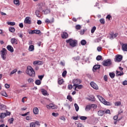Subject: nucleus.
<instances>
[{"mask_svg": "<svg viewBox=\"0 0 127 127\" xmlns=\"http://www.w3.org/2000/svg\"><path fill=\"white\" fill-rule=\"evenodd\" d=\"M26 73L30 77H35V71L34 69L31 66H29L27 68V70H26Z\"/></svg>", "mask_w": 127, "mask_h": 127, "instance_id": "f257e3e1", "label": "nucleus"}, {"mask_svg": "<svg viewBox=\"0 0 127 127\" xmlns=\"http://www.w3.org/2000/svg\"><path fill=\"white\" fill-rule=\"evenodd\" d=\"M66 43L69 44V46L71 47H76L77 44H78V41L76 40H73V39H69L66 40Z\"/></svg>", "mask_w": 127, "mask_h": 127, "instance_id": "f03ea898", "label": "nucleus"}, {"mask_svg": "<svg viewBox=\"0 0 127 127\" xmlns=\"http://www.w3.org/2000/svg\"><path fill=\"white\" fill-rule=\"evenodd\" d=\"M97 97L102 104H104V105H105L106 106H112V103L106 101L103 97L100 95H97Z\"/></svg>", "mask_w": 127, "mask_h": 127, "instance_id": "7ed1b4c3", "label": "nucleus"}, {"mask_svg": "<svg viewBox=\"0 0 127 127\" xmlns=\"http://www.w3.org/2000/svg\"><path fill=\"white\" fill-rule=\"evenodd\" d=\"M1 52V57L3 60H5L6 59V54H7V51L5 48H2Z\"/></svg>", "mask_w": 127, "mask_h": 127, "instance_id": "20e7f679", "label": "nucleus"}, {"mask_svg": "<svg viewBox=\"0 0 127 127\" xmlns=\"http://www.w3.org/2000/svg\"><path fill=\"white\" fill-rule=\"evenodd\" d=\"M103 66H111V65H112V60L110 59L104 60L103 62Z\"/></svg>", "mask_w": 127, "mask_h": 127, "instance_id": "39448f33", "label": "nucleus"}, {"mask_svg": "<svg viewBox=\"0 0 127 127\" xmlns=\"http://www.w3.org/2000/svg\"><path fill=\"white\" fill-rule=\"evenodd\" d=\"M81 80L79 79H74L72 80V83L73 84V86H76L77 85H79L81 84Z\"/></svg>", "mask_w": 127, "mask_h": 127, "instance_id": "423d86ee", "label": "nucleus"}, {"mask_svg": "<svg viewBox=\"0 0 127 127\" xmlns=\"http://www.w3.org/2000/svg\"><path fill=\"white\" fill-rule=\"evenodd\" d=\"M123 60V56L118 55L116 56L115 61V62H121Z\"/></svg>", "mask_w": 127, "mask_h": 127, "instance_id": "0eeeda50", "label": "nucleus"}, {"mask_svg": "<svg viewBox=\"0 0 127 127\" xmlns=\"http://www.w3.org/2000/svg\"><path fill=\"white\" fill-rule=\"evenodd\" d=\"M90 85L92 88H93V89H95V90H98V89H99L98 85H97V84H96V83L94 82L93 81L91 82Z\"/></svg>", "mask_w": 127, "mask_h": 127, "instance_id": "6e6552de", "label": "nucleus"}, {"mask_svg": "<svg viewBox=\"0 0 127 127\" xmlns=\"http://www.w3.org/2000/svg\"><path fill=\"white\" fill-rule=\"evenodd\" d=\"M47 109H53V110H54V109H57V106L53 104H50L47 105Z\"/></svg>", "mask_w": 127, "mask_h": 127, "instance_id": "1a4fd4ad", "label": "nucleus"}, {"mask_svg": "<svg viewBox=\"0 0 127 127\" xmlns=\"http://www.w3.org/2000/svg\"><path fill=\"white\" fill-rule=\"evenodd\" d=\"M6 48L8 51L12 53L14 50H13V48L11 45H8L6 47Z\"/></svg>", "mask_w": 127, "mask_h": 127, "instance_id": "9d476101", "label": "nucleus"}, {"mask_svg": "<svg viewBox=\"0 0 127 127\" xmlns=\"http://www.w3.org/2000/svg\"><path fill=\"white\" fill-rule=\"evenodd\" d=\"M62 38H63V39L68 38V33L66 32H64L63 34H62Z\"/></svg>", "mask_w": 127, "mask_h": 127, "instance_id": "9b49d317", "label": "nucleus"}, {"mask_svg": "<svg viewBox=\"0 0 127 127\" xmlns=\"http://www.w3.org/2000/svg\"><path fill=\"white\" fill-rule=\"evenodd\" d=\"M73 87H74L75 91H78L77 89H78V90H80V89L83 88V85L77 84L76 85H74Z\"/></svg>", "mask_w": 127, "mask_h": 127, "instance_id": "f8f14e48", "label": "nucleus"}, {"mask_svg": "<svg viewBox=\"0 0 127 127\" xmlns=\"http://www.w3.org/2000/svg\"><path fill=\"white\" fill-rule=\"evenodd\" d=\"M98 115L99 117H103L105 115V111L99 110L98 111Z\"/></svg>", "mask_w": 127, "mask_h": 127, "instance_id": "ddd939ff", "label": "nucleus"}, {"mask_svg": "<svg viewBox=\"0 0 127 127\" xmlns=\"http://www.w3.org/2000/svg\"><path fill=\"white\" fill-rule=\"evenodd\" d=\"M43 63L42 62L40 61H34L33 62V65L35 66L36 65H42Z\"/></svg>", "mask_w": 127, "mask_h": 127, "instance_id": "4468645a", "label": "nucleus"}, {"mask_svg": "<svg viewBox=\"0 0 127 127\" xmlns=\"http://www.w3.org/2000/svg\"><path fill=\"white\" fill-rule=\"evenodd\" d=\"M25 23H26L27 24H30L31 23V21L30 20H29V17H26L24 20Z\"/></svg>", "mask_w": 127, "mask_h": 127, "instance_id": "2eb2a0df", "label": "nucleus"}, {"mask_svg": "<svg viewBox=\"0 0 127 127\" xmlns=\"http://www.w3.org/2000/svg\"><path fill=\"white\" fill-rule=\"evenodd\" d=\"M17 39H15V38H12L11 39V44H17Z\"/></svg>", "mask_w": 127, "mask_h": 127, "instance_id": "dca6fc26", "label": "nucleus"}, {"mask_svg": "<svg viewBox=\"0 0 127 127\" xmlns=\"http://www.w3.org/2000/svg\"><path fill=\"white\" fill-rule=\"evenodd\" d=\"M33 113L35 115H38L39 113V110L37 107H35L33 109Z\"/></svg>", "mask_w": 127, "mask_h": 127, "instance_id": "f3484780", "label": "nucleus"}, {"mask_svg": "<svg viewBox=\"0 0 127 127\" xmlns=\"http://www.w3.org/2000/svg\"><path fill=\"white\" fill-rule=\"evenodd\" d=\"M35 13L37 17H41V14L40 13V11H39V10H36Z\"/></svg>", "mask_w": 127, "mask_h": 127, "instance_id": "a211bd4d", "label": "nucleus"}, {"mask_svg": "<svg viewBox=\"0 0 127 127\" xmlns=\"http://www.w3.org/2000/svg\"><path fill=\"white\" fill-rule=\"evenodd\" d=\"M101 68V66L99 64L95 65L93 67V70L94 71L96 70H98V69H100Z\"/></svg>", "mask_w": 127, "mask_h": 127, "instance_id": "6ab92c4d", "label": "nucleus"}, {"mask_svg": "<svg viewBox=\"0 0 127 127\" xmlns=\"http://www.w3.org/2000/svg\"><path fill=\"white\" fill-rule=\"evenodd\" d=\"M118 35V33L111 34L110 39H114V38H116Z\"/></svg>", "mask_w": 127, "mask_h": 127, "instance_id": "aec40b11", "label": "nucleus"}, {"mask_svg": "<svg viewBox=\"0 0 127 127\" xmlns=\"http://www.w3.org/2000/svg\"><path fill=\"white\" fill-rule=\"evenodd\" d=\"M29 51L32 52L34 51V46L31 45L29 47L28 49Z\"/></svg>", "mask_w": 127, "mask_h": 127, "instance_id": "412c9836", "label": "nucleus"}, {"mask_svg": "<svg viewBox=\"0 0 127 127\" xmlns=\"http://www.w3.org/2000/svg\"><path fill=\"white\" fill-rule=\"evenodd\" d=\"M116 75L117 76H123L124 75V72L123 71H116Z\"/></svg>", "mask_w": 127, "mask_h": 127, "instance_id": "4be33fe9", "label": "nucleus"}, {"mask_svg": "<svg viewBox=\"0 0 127 127\" xmlns=\"http://www.w3.org/2000/svg\"><path fill=\"white\" fill-rule=\"evenodd\" d=\"M122 50L123 51H127V44H123L122 45Z\"/></svg>", "mask_w": 127, "mask_h": 127, "instance_id": "5701e85b", "label": "nucleus"}, {"mask_svg": "<svg viewBox=\"0 0 127 127\" xmlns=\"http://www.w3.org/2000/svg\"><path fill=\"white\" fill-rule=\"evenodd\" d=\"M91 109H92L91 106L89 105L86 106L85 110L86 112H88V111H90Z\"/></svg>", "mask_w": 127, "mask_h": 127, "instance_id": "b1692460", "label": "nucleus"}, {"mask_svg": "<svg viewBox=\"0 0 127 127\" xmlns=\"http://www.w3.org/2000/svg\"><path fill=\"white\" fill-rule=\"evenodd\" d=\"M43 12H44V14H48V13H50V10L49 9H47L43 10Z\"/></svg>", "mask_w": 127, "mask_h": 127, "instance_id": "393cba45", "label": "nucleus"}, {"mask_svg": "<svg viewBox=\"0 0 127 127\" xmlns=\"http://www.w3.org/2000/svg\"><path fill=\"white\" fill-rule=\"evenodd\" d=\"M37 6V10H39L40 11H41V10H42V6L40 5V4H38Z\"/></svg>", "mask_w": 127, "mask_h": 127, "instance_id": "a878e982", "label": "nucleus"}, {"mask_svg": "<svg viewBox=\"0 0 127 127\" xmlns=\"http://www.w3.org/2000/svg\"><path fill=\"white\" fill-rule=\"evenodd\" d=\"M0 94L2 96H4V97H7V94H6V92L5 91H1Z\"/></svg>", "mask_w": 127, "mask_h": 127, "instance_id": "bb28decb", "label": "nucleus"}, {"mask_svg": "<svg viewBox=\"0 0 127 127\" xmlns=\"http://www.w3.org/2000/svg\"><path fill=\"white\" fill-rule=\"evenodd\" d=\"M42 93L44 96H47V91L45 89H42Z\"/></svg>", "mask_w": 127, "mask_h": 127, "instance_id": "cd10ccee", "label": "nucleus"}, {"mask_svg": "<svg viewBox=\"0 0 127 127\" xmlns=\"http://www.w3.org/2000/svg\"><path fill=\"white\" fill-rule=\"evenodd\" d=\"M9 30L10 32L13 33L14 31H15V29L13 27H10L9 28Z\"/></svg>", "mask_w": 127, "mask_h": 127, "instance_id": "c85d7f7f", "label": "nucleus"}, {"mask_svg": "<svg viewBox=\"0 0 127 127\" xmlns=\"http://www.w3.org/2000/svg\"><path fill=\"white\" fill-rule=\"evenodd\" d=\"M6 117V115H5V113H1L0 115V119H4V117Z\"/></svg>", "mask_w": 127, "mask_h": 127, "instance_id": "c756f323", "label": "nucleus"}, {"mask_svg": "<svg viewBox=\"0 0 127 127\" xmlns=\"http://www.w3.org/2000/svg\"><path fill=\"white\" fill-rule=\"evenodd\" d=\"M74 107L75 109V111L76 112H78V111H79V106H78V104H77V103L74 104Z\"/></svg>", "mask_w": 127, "mask_h": 127, "instance_id": "7c9ffc66", "label": "nucleus"}, {"mask_svg": "<svg viewBox=\"0 0 127 127\" xmlns=\"http://www.w3.org/2000/svg\"><path fill=\"white\" fill-rule=\"evenodd\" d=\"M102 57L101 55H98L97 57H96V60L97 61H101V60H102Z\"/></svg>", "mask_w": 127, "mask_h": 127, "instance_id": "2f4dec72", "label": "nucleus"}, {"mask_svg": "<svg viewBox=\"0 0 127 127\" xmlns=\"http://www.w3.org/2000/svg\"><path fill=\"white\" fill-rule=\"evenodd\" d=\"M14 4H16V5H19V0H13Z\"/></svg>", "mask_w": 127, "mask_h": 127, "instance_id": "473e14b6", "label": "nucleus"}, {"mask_svg": "<svg viewBox=\"0 0 127 127\" xmlns=\"http://www.w3.org/2000/svg\"><path fill=\"white\" fill-rule=\"evenodd\" d=\"M17 71V69H13L10 73V76H11V75H13V74H15V73H16Z\"/></svg>", "mask_w": 127, "mask_h": 127, "instance_id": "72a5a7b5", "label": "nucleus"}, {"mask_svg": "<svg viewBox=\"0 0 127 127\" xmlns=\"http://www.w3.org/2000/svg\"><path fill=\"white\" fill-rule=\"evenodd\" d=\"M86 44H87V42L86 41V40H82L81 41V45H86Z\"/></svg>", "mask_w": 127, "mask_h": 127, "instance_id": "f704fd0d", "label": "nucleus"}, {"mask_svg": "<svg viewBox=\"0 0 127 127\" xmlns=\"http://www.w3.org/2000/svg\"><path fill=\"white\" fill-rule=\"evenodd\" d=\"M109 76L111 77V78L112 79H114V78H115V73H112V72H110L109 73Z\"/></svg>", "mask_w": 127, "mask_h": 127, "instance_id": "c9c22d12", "label": "nucleus"}, {"mask_svg": "<svg viewBox=\"0 0 127 127\" xmlns=\"http://www.w3.org/2000/svg\"><path fill=\"white\" fill-rule=\"evenodd\" d=\"M7 24L8 25H11L12 26H13L15 24V22H8Z\"/></svg>", "mask_w": 127, "mask_h": 127, "instance_id": "e433bc0d", "label": "nucleus"}, {"mask_svg": "<svg viewBox=\"0 0 127 127\" xmlns=\"http://www.w3.org/2000/svg\"><path fill=\"white\" fill-rule=\"evenodd\" d=\"M35 84H36V85H40V84H41V81L39 79L36 80L35 81Z\"/></svg>", "mask_w": 127, "mask_h": 127, "instance_id": "4c0bfd02", "label": "nucleus"}, {"mask_svg": "<svg viewBox=\"0 0 127 127\" xmlns=\"http://www.w3.org/2000/svg\"><path fill=\"white\" fill-rule=\"evenodd\" d=\"M96 26H93L91 30V33H94V32H95V31L96 30Z\"/></svg>", "mask_w": 127, "mask_h": 127, "instance_id": "58836bf2", "label": "nucleus"}, {"mask_svg": "<svg viewBox=\"0 0 127 127\" xmlns=\"http://www.w3.org/2000/svg\"><path fill=\"white\" fill-rule=\"evenodd\" d=\"M5 108H6V107H5V106L0 103V109L1 110H3V109H5Z\"/></svg>", "mask_w": 127, "mask_h": 127, "instance_id": "ea45409f", "label": "nucleus"}, {"mask_svg": "<svg viewBox=\"0 0 127 127\" xmlns=\"http://www.w3.org/2000/svg\"><path fill=\"white\" fill-rule=\"evenodd\" d=\"M64 107H65V108H67V109H68V110H70L71 109V107L70 106V105L69 104H68V103L65 104Z\"/></svg>", "mask_w": 127, "mask_h": 127, "instance_id": "a19ab883", "label": "nucleus"}, {"mask_svg": "<svg viewBox=\"0 0 127 127\" xmlns=\"http://www.w3.org/2000/svg\"><path fill=\"white\" fill-rule=\"evenodd\" d=\"M73 59H74L75 61H78L80 60V57L79 56L75 57L73 58Z\"/></svg>", "mask_w": 127, "mask_h": 127, "instance_id": "79ce46f5", "label": "nucleus"}, {"mask_svg": "<svg viewBox=\"0 0 127 127\" xmlns=\"http://www.w3.org/2000/svg\"><path fill=\"white\" fill-rule=\"evenodd\" d=\"M91 108H93V109H97L98 107V106H97V104H91Z\"/></svg>", "mask_w": 127, "mask_h": 127, "instance_id": "37998d69", "label": "nucleus"}, {"mask_svg": "<svg viewBox=\"0 0 127 127\" xmlns=\"http://www.w3.org/2000/svg\"><path fill=\"white\" fill-rule=\"evenodd\" d=\"M54 21H50L49 19H47L46 20H45V22L46 23H52V22H53Z\"/></svg>", "mask_w": 127, "mask_h": 127, "instance_id": "c03bdc74", "label": "nucleus"}, {"mask_svg": "<svg viewBox=\"0 0 127 127\" xmlns=\"http://www.w3.org/2000/svg\"><path fill=\"white\" fill-rule=\"evenodd\" d=\"M67 99L69 100L70 102H72V97L70 95H68L67 96Z\"/></svg>", "mask_w": 127, "mask_h": 127, "instance_id": "a18cd8bd", "label": "nucleus"}, {"mask_svg": "<svg viewBox=\"0 0 127 127\" xmlns=\"http://www.w3.org/2000/svg\"><path fill=\"white\" fill-rule=\"evenodd\" d=\"M76 29H77L78 30H79V29H81V25H76L75 26Z\"/></svg>", "mask_w": 127, "mask_h": 127, "instance_id": "49530a36", "label": "nucleus"}, {"mask_svg": "<svg viewBox=\"0 0 127 127\" xmlns=\"http://www.w3.org/2000/svg\"><path fill=\"white\" fill-rule=\"evenodd\" d=\"M100 22L102 24H105V19L102 18L100 19Z\"/></svg>", "mask_w": 127, "mask_h": 127, "instance_id": "de8ad7c7", "label": "nucleus"}, {"mask_svg": "<svg viewBox=\"0 0 127 127\" xmlns=\"http://www.w3.org/2000/svg\"><path fill=\"white\" fill-rule=\"evenodd\" d=\"M80 120H82V121H85V120L87 119L86 117L85 116H81L80 117Z\"/></svg>", "mask_w": 127, "mask_h": 127, "instance_id": "09e8293b", "label": "nucleus"}, {"mask_svg": "<svg viewBox=\"0 0 127 127\" xmlns=\"http://www.w3.org/2000/svg\"><path fill=\"white\" fill-rule=\"evenodd\" d=\"M34 80H33V79H32V78H29L28 79V83H33V82H34Z\"/></svg>", "mask_w": 127, "mask_h": 127, "instance_id": "8fccbe9b", "label": "nucleus"}, {"mask_svg": "<svg viewBox=\"0 0 127 127\" xmlns=\"http://www.w3.org/2000/svg\"><path fill=\"white\" fill-rule=\"evenodd\" d=\"M66 74H67V71L64 70L62 73L63 77H65V76H66Z\"/></svg>", "mask_w": 127, "mask_h": 127, "instance_id": "3c124183", "label": "nucleus"}, {"mask_svg": "<svg viewBox=\"0 0 127 127\" xmlns=\"http://www.w3.org/2000/svg\"><path fill=\"white\" fill-rule=\"evenodd\" d=\"M52 116H53V117H58L59 116V114L58 113H53Z\"/></svg>", "mask_w": 127, "mask_h": 127, "instance_id": "603ef678", "label": "nucleus"}, {"mask_svg": "<svg viewBox=\"0 0 127 127\" xmlns=\"http://www.w3.org/2000/svg\"><path fill=\"white\" fill-rule=\"evenodd\" d=\"M30 127H35V125L34 122H32L30 124Z\"/></svg>", "mask_w": 127, "mask_h": 127, "instance_id": "864d4df0", "label": "nucleus"}, {"mask_svg": "<svg viewBox=\"0 0 127 127\" xmlns=\"http://www.w3.org/2000/svg\"><path fill=\"white\" fill-rule=\"evenodd\" d=\"M111 18H112V16L110 14L106 16V19H109V20H111Z\"/></svg>", "mask_w": 127, "mask_h": 127, "instance_id": "5fc2aeb1", "label": "nucleus"}, {"mask_svg": "<svg viewBox=\"0 0 127 127\" xmlns=\"http://www.w3.org/2000/svg\"><path fill=\"white\" fill-rule=\"evenodd\" d=\"M34 33H35V30H31L30 32H29V34H34Z\"/></svg>", "mask_w": 127, "mask_h": 127, "instance_id": "6e6d98bb", "label": "nucleus"}, {"mask_svg": "<svg viewBox=\"0 0 127 127\" xmlns=\"http://www.w3.org/2000/svg\"><path fill=\"white\" fill-rule=\"evenodd\" d=\"M8 121L9 124H12L13 123V121H14V119H13V118H11Z\"/></svg>", "mask_w": 127, "mask_h": 127, "instance_id": "4d7b16f0", "label": "nucleus"}, {"mask_svg": "<svg viewBox=\"0 0 127 127\" xmlns=\"http://www.w3.org/2000/svg\"><path fill=\"white\" fill-rule=\"evenodd\" d=\"M44 77V75L38 76V78H39V79H40V80H41V81L42 80V79H43Z\"/></svg>", "mask_w": 127, "mask_h": 127, "instance_id": "13d9d810", "label": "nucleus"}, {"mask_svg": "<svg viewBox=\"0 0 127 127\" xmlns=\"http://www.w3.org/2000/svg\"><path fill=\"white\" fill-rule=\"evenodd\" d=\"M118 119H119V115H117L116 116H115L114 117H113V119L115 120V121H117V120H118Z\"/></svg>", "mask_w": 127, "mask_h": 127, "instance_id": "bf43d9fd", "label": "nucleus"}, {"mask_svg": "<svg viewBox=\"0 0 127 127\" xmlns=\"http://www.w3.org/2000/svg\"><path fill=\"white\" fill-rule=\"evenodd\" d=\"M64 82V81L63 80V79H61L59 81V85H62V84H63V82Z\"/></svg>", "mask_w": 127, "mask_h": 127, "instance_id": "052dcab7", "label": "nucleus"}, {"mask_svg": "<svg viewBox=\"0 0 127 127\" xmlns=\"http://www.w3.org/2000/svg\"><path fill=\"white\" fill-rule=\"evenodd\" d=\"M41 31L39 30H35V33L36 34H39L40 33Z\"/></svg>", "mask_w": 127, "mask_h": 127, "instance_id": "680f3d73", "label": "nucleus"}, {"mask_svg": "<svg viewBox=\"0 0 127 127\" xmlns=\"http://www.w3.org/2000/svg\"><path fill=\"white\" fill-rule=\"evenodd\" d=\"M85 31H86V30H85V29H84L83 30H81L80 32V34H81V35H83V34H84V33H85Z\"/></svg>", "mask_w": 127, "mask_h": 127, "instance_id": "e2e57ef3", "label": "nucleus"}, {"mask_svg": "<svg viewBox=\"0 0 127 127\" xmlns=\"http://www.w3.org/2000/svg\"><path fill=\"white\" fill-rule=\"evenodd\" d=\"M34 123L35 124V125H36V126H40V123L38 121H36Z\"/></svg>", "mask_w": 127, "mask_h": 127, "instance_id": "0e129e2a", "label": "nucleus"}, {"mask_svg": "<svg viewBox=\"0 0 127 127\" xmlns=\"http://www.w3.org/2000/svg\"><path fill=\"white\" fill-rule=\"evenodd\" d=\"M115 105V106H121V102H116Z\"/></svg>", "mask_w": 127, "mask_h": 127, "instance_id": "69168bd1", "label": "nucleus"}, {"mask_svg": "<svg viewBox=\"0 0 127 127\" xmlns=\"http://www.w3.org/2000/svg\"><path fill=\"white\" fill-rule=\"evenodd\" d=\"M77 127H84V126H83L81 123H78L77 124Z\"/></svg>", "mask_w": 127, "mask_h": 127, "instance_id": "338daca9", "label": "nucleus"}, {"mask_svg": "<svg viewBox=\"0 0 127 127\" xmlns=\"http://www.w3.org/2000/svg\"><path fill=\"white\" fill-rule=\"evenodd\" d=\"M123 85H124V86H126V85H127V80L123 81Z\"/></svg>", "mask_w": 127, "mask_h": 127, "instance_id": "774afa93", "label": "nucleus"}]
</instances>
